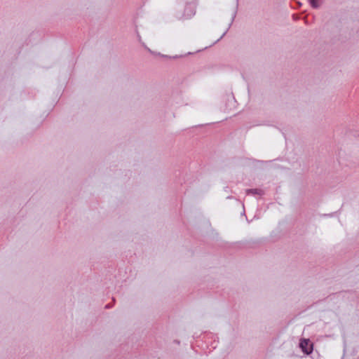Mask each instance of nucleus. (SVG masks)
Wrapping results in <instances>:
<instances>
[{
	"label": "nucleus",
	"instance_id": "f257e3e1",
	"mask_svg": "<svg viewBox=\"0 0 359 359\" xmlns=\"http://www.w3.org/2000/svg\"><path fill=\"white\" fill-rule=\"evenodd\" d=\"M300 347L306 354L311 353L313 351V344L310 342L309 339H302L300 342Z\"/></svg>",
	"mask_w": 359,
	"mask_h": 359
},
{
	"label": "nucleus",
	"instance_id": "f03ea898",
	"mask_svg": "<svg viewBox=\"0 0 359 359\" xmlns=\"http://www.w3.org/2000/svg\"><path fill=\"white\" fill-rule=\"evenodd\" d=\"M309 1L313 8H318L319 6L318 0H309Z\"/></svg>",
	"mask_w": 359,
	"mask_h": 359
}]
</instances>
